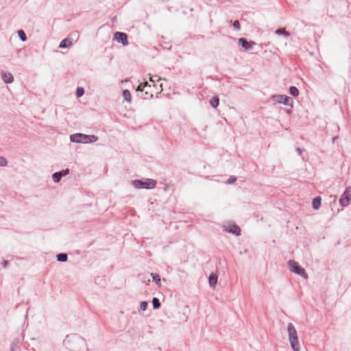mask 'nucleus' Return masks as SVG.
<instances>
[{
    "mask_svg": "<svg viewBox=\"0 0 351 351\" xmlns=\"http://www.w3.org/2000/svg\"><path fill=\"white\" fill-rule=\"evenodd\" d=\"M17 343H18L17 339L14 340L11 343L10 351H19L20 350V348L18 346Z\"/></svg>",
    "mask_w": 351,
    "mask_h": 351,
    "instance_id": "obj_24",
    "label": "nucleus"
},
{
    "mask_svg": "<svg viewBox=\"0 0 351 351\" xmlns=\"http://www.w3.org/2000/svg\"><path fill=\"white\" fill-rule=\"evenodd\" d=\"M161 80H162V78L159 77L158 75L150 76V77H149V81L154 84V86H156L155 85L156 82L160 81Z\"/></svg>",
    "mask_w": 351,
    "mask_h": 351,
    "instance_id": "obj_28",
    "label": "nucleus"
},
{
    "mask_svg": "<svg viewBox=\"0 0 351 351\" xmlns=\"http://www.w3.org/2000/svg\"><path fill=\"white\" fill-rule=\"evenodd\" d=\"M70 140L73 143H88L96 142L98 140V137L95 135L76 133L70 136Z\"/></svg>",
    "mask_w": 351,
    "mask_h": 351,
    "instance_id": "obj_2",
    "label": "nucleus"
},
{
    "mask_svg": "<svg viewBox=\"0 0 351 351\" xmlns=\"http://www.w3.org/2000/svg\"><path fill=\"white\" fill-rule=\"evenodd\" d=\"M18 36L21 41L25 42L27 40V38L25 33V32L22 29L18 31Z\"/></svg>",
    "mask_w": 351,
    "mask_h": 351,
    "instance_id": "obj_25",
    "label": "nucleus"
},
{
    "mask_svg": "<svg viewBox=\"0 0 351 351\" xmlns=\"http://www.w3.org/2000/svg\"><path fill=\"white\" fill-rule=\"evenodd\" d=\"M321 201H322V198L319 196H317V197H315V198H313V201H312L313 208H314L315 210L319 209L321 206Z\"/></svg>",
    "mask_w": 351,
    "mask_h": 351,
    "instance_id": "obj_13",
    "label": "nucleus"
},
{
    "mask_svg": "<svg viewBox=\"0 0 351 351\" xmlns=\"http://www.w3.org/2000/svg\"><path fill=\"white\" fill-rule=\"evenodd\" d=\"M210 106L216 108L219 104V99L217 96H214L210 100Z\"/></svg>",
    "mask_w": 351,
    "mask_h": 351,
    "instance_id": "obj_16",
    "label": "nucleus"
},
{
    "mask_svg": "<svg viewBox=\"0 0 351 351\" xmlns=\"http://www.w3.org/2000/svg\"><path fill=\"white\" fill-rule=\"evenodd\" d=\"M151 276L153 278V280L156 282V285L160 286V278L159 274L156 273H152Z\"/></svg>",
    "mask_w": 351,
    "mask_h": 351,
    "instance_id": "obj_22",
    "label": "nucleus"
},
{
    "mask_svg": "<svg viewBox=\"0 0 351 351\" xmlns=\"http://www.w3.org/2000/svg\"><path fill=\"white\" fill-rule=\"evenodd\" d=\"M8 165V161L4 157L0 156V166L5 167Z\"/></svg>",
    "mask_w": 351,
    "mask_h": 351,
    "instance_id": "obj_30",
    "label": "nucleus"
},
{
    "mask_svg": "<svg viewBox=\"0 0 351 351\" xmlns=\"http://www.w3.org/2000/svg\"><path fill=\"white\" fill-rule=\"evenodd\" d=\"M1 78L5 84H11L14 81L13 75L9 72H2Z\"/></svg>",
    "mask_w": 351,
    "mask_h": 351,
    "instance_id": "obj_11",
    "label": "nucleus"
},
{
    "mask_svg": "<svg viewBox=\"0 0 351 351\" xmlns=\"http://www.w3.org/2000/svg\"><path fill=\"white\" fill-rule=\"evenodd\" d=\"M152 305H153V308L154 309H158L160 307V302L158 298H154L152 299Z\"/></svg>",
    "mask_w": 351,
    "mask_h": 351,
    "instance_id": "obj_23",
    "label": "nucleus"
},
{
    "mask_svg": "<svg viewBox=\"0 0 351 351\" xmlns=\"http://www.w3.org/2000/svg\"><path fill=\"white\" fill-rule=\"evenodd\" d=\"M145 88H151V86L148 84L147 82H145L143 83H141L138 85V86L136 88V90L137 92H141L143 93Z\"/></svg>",
    "mask_w": 351,
    "mask_h": 351,
    "instance_id": "obj_14",
    "label": "nucleus"
},
{
    "mask_svg": "<svg viewBox=\"0 0 351 351\" xmlns=\"http://www.w3.org/2000/svg\"><path fill=\"white\" fill-rule=\"evenodd\" d=\"M153 97L152 93H149V91H145L144 93L142 94V97L144 99H149Z\"/></svg>",
    "mask_w": 351,
    "mask_h": 351,
    "instance_id": "obj_29",
    "label": "nucleus"
},
{
    "mask_svg": "<svg viewBox=\"0 0 351 351\" xmlns=\"http://www.w3.org/2000/svg\"><path fill=\"white\" fill-rule=\"evenodd\" d=\"M295 151L297 152V153L299 154V155H301L302 152H303V149L300 148V147H297L295 149Z\"/></svg>",
    "mask_w": 351,
    "mask_h": 351,
    "instance_id": "obj_34",
    "label": "nucleus"
},
{
    "mask_svg": "<svg viewBox=\"0 0 351 351\" xmlns=\"http://www.w3.org/2000/svg\"><path fill=\"white\" fill-rule=\"evenodd\" d=\"M62 173L57 171L53 173L52 175V179L55 183H58L60 181L62 177Z\"/></svg>",
    "mask_w": 351,
    "mask_h": 351,
    "instance_id": "obj_18",
    "label": "nucleus"
},
{
    "mask_svg": "<svg viewBox=\"0 0 351 351\" xmlns=\"http://www.w3.org/2000/svg\"><path fill=\"white\" fill-rule=\"evenodd\" d=\"M289 341L293 351H300V348L298 342V337L296 329L292 323L287 325Z\"/></svg>",
    "mask_w": 351,
    "mask_h": 351,
    "instance_id": "obj_1",
    "label": "nucleus"
},
{
    "mask_svg": "<svg viewBox=\"0 0 351 351\" xmlns=\"http://www.w3.org/2000/svg\"><path fill=\"white\" fill-rule=\"evenodd\" d=\"M275 98H276V101L278 103H282L285 105L292 106L293 99L287 95H276Z\"/></svg>",
    "mask_w": 351,
    "mask_h": 351,
    "instance_id": "obj_9",
    "label": "nucleus"
},
{
    "mask_svg": "<svg viewBox=\"0 0 351 351\" xmlns=\"http://www.w3.org/2000/svg\"><path fill=\"white\" fill-rule=\"evenodd\" d=\"M147 305H148V303L146 301H143L140 303V306H139V309L138 311H144L147 309Z\"/></svg>",
    "mask_w": 351,
    "mask_h": 351,
    "instance_id": "obj_26",
    "label": "nucleus"
},
{
    "mask_svg": "<svg viewBox=\"0 0 351 351\" xmlns=\"http://www.w3.org/2000/svg\"><path fill=\"white\" fill-rule=\"evenodd\" d=\"M289 93L293 97H296L299 95V90L297 87L291 86L289 89Z\"/></svg>",
    "mask_w": 351,
    "mask_h": 351,
    "instance_id": "obj_20",
    "label": "nucleus"
},
{
    "mask_svg": "<svg viewBox=\"0 0 351 351\" xmlns=\"http://www.w3.org/2000/svg\"><path fill=\"white\" fill-rule=\"evenodd\" d=\"M113 39L121 43L123 46L128 45V35L126 33L117 32L114 34Z\"/></svg>",
    "mask_w": 351,
    "mask_h": 351,
    "instance_id": "obj_7",
    "label": "nucleus"
},
{
    "mask_svg": "<svg viewBox=\"0 0 351 351\" xmlns=\"http://www.w3.org/2000/svg\"><path fill=\"white\" fill-rule=\"evenodd\" d=\"M123 97L124 99L128 102H131V94L130 92L125 89L123 91Z\"/></svg>",
    "mask_w": 351,
    "mask_h": 351,
    "instance_id": "obj_21",
    "label": "nucleus"
},
{
    "mask_svg": "<svg viewBox=\"0 0 351 351\" xmlns=\"http://www.w3.org/2000/svg\"><path fill=\"white\" fill-rule=\"evenodd\" d=\"M239 44L245 49V51L250 50L254 45H256L254 42L248 41L245 38H240L239 39Z\"/></svg>",
    "mask_w": 351,
    "mask_h": 351,
    "instance_id": "obj_10",
    "label": "nucleus"
},
{
    "mask_svg": "<svg viewBox=\"0 0 351 351\" xmlns=\"http://www.w3.org/2000/svg\"><path fill=\"white\" fill-rule=\"evenodd\" d=\"M69 171H70L69 169V168H66V169H64V170H62V171H60L59 172H61V173H62V174H61V175H62V177H63V176H66L67 174H69Z\"/></svg>",
    "mask_w": 351,
    "mask_h": 351,
    "instance_id": "obj_33",
    "label": "nucleus"
},
{
    "mask_svg": "<svg viewBox=\"0 0 351 351\" xmlns=\"http://www.w3.org/2000/svg\"><path fill=\"white\" fill-rule=\"evenodd\" d=\"M8 261H3L2 262V266H3V267H7V266H8Z\"/></svg>",
    "mask_w": 351,
    "mask_h": 351,
    "instance_id": "obj_35",
    "label": "nucleus"
},
{
    "mask_svg": "<svg viewBox=\"0 0 351 351\" xmlns=\"http://www.w3.org/2000/svg\"><path fill=\"white\" fill-rule=\"evenodd\" d=\"M233 27L237 29V30H240L241 29V25H240V23L239 21L236 20L233 22Z\"/></svg>",
    "mask_w": 351,
    "mask_h": 351,
    "instance_id": "obj_31",
    "label": "nucleus"
},
{
    "mask_svg": "<svg viewBox=\"0 0 351 351\" xmlns=\"http://www.w3.org/2000/svg\"><path fill=\"white\" fill-rule=\"evenodd\" d=\"M72 44V42L71 41V40L69 38H64V40H62L60 45H59V48H61V49H64V48H66L69 46H71Z\"/></svg>",
    "mask_w": 351,
    "mask_h": 351,
    "instance_id": "obj_15",
    "label": "nucleus"
},
{
    "mask_svg": "<svg viewBox=\"0 0 351 351\" xmlns=\"http://www.w3.org/2000/svg\"><path fill=\"white\" fill-rule=\"evenodd\" d=\"M84 93V90L82 87H77L76 90V97H82Z\"/></svg>",
    "mask_w": 351,
    "mask_h": 351,
    "instance_id": "obj_27",
    "label": "nucleus"
},
{
    "mask_svg": "<svg viewBox=\"0 0 351 351\" xmlns=\"http://www.w3.org/2000/svg\"><path fill=\"white\" fill-rule=\"evenodd\" d=\"M132 185L136 189H152L156 186L157 182L152 179L134 180L132 181Z\"/></svg>",
    "mask_w": 351,
    "mask_h": 351,
    "instance_id": "obj_3",
    "label": "nucleus"
},
{
    "mask_svg": "<svg viewBox=\"0 0 351 351\" xmlns=\"http://www.w3.org/2000/svg\"><path fill=\"white\" fill-rule=\"evenodd\" d=\"M276 34L278 35L285 36L286 37L289 36L290 34L286 31L285 28H279L276 30Z\"/></svg>",
    "mask_w": 351,
    "mask_h": 351,
    "instance_id": "obj_19",
    "label": "nucleus"
},
{
    "mask_svg": "<svg viewBox=\"0 0 351 351\" xmlns=\"http://www.w3.org/2000/svg\"><path fill=\"white\" fill-rule=\"evenodd\" d=\"M160 91H162L163 90L162 84L160 85Z\"/></svg>",
    "mask_w": 351,
    "mask_h": 351,
    "instance_id": "obj_36",
    "label": "nucleus"
},
{
    "mask_svg": "<svg viewBox=\"0 0 351 351\" xmlns=\"http://www.w3.org/2000/svg\"><path fill=\"white\" fill-rule=\"evenodd\" d=\"M57 261L59 262H66L68 259V256L66 253H60L56 256Z\"/></svg>",
    "mask_w": 351,
    "mask_h": 351,
    "instance_id": "obj_17",
    "label": "nucleus"
},
{
    "mask_svg": "<svg viewBox=\"0 0 351 351\" xmlns=\"http://www.w3.org/2000/svg\"><path fill=\"white\" fill-rule=\"evenodd\" d=\"M288 266L289 267V269L298 274V275H300V276H302V278H308V275L306 274V272L305 271V269L302 267L297 262H295V261H293V260H290L288 261Z\"/></svg>",
    "mask_w": 351,
    "mask_h": 351,
    "instance_id": "obj_4",
    "label": "nucleus"
},
{
    "mask_svg": "<svg viewBox=\"0 0 351 351\" xmlns=\"http://www.w3.org/2000/svg\"><path fill=\"white\" fill-rule=\"evenodd\" d=\"M351 201V187H347L339 199V204L341 206H348Z\"/></svg>",
    "mask_w": 351,
    "mask_h": 351,
    "instance_id": "obj_6",
    "label": "nucleus"
},
{
    "mask_svg": "<svg viewBox=\"0 0 351 351\" xmlns=\"http://www.w3.org/2000/svg\"><path fill=\"white\" fill-rule=\"evenodd\" d=\"M68 341H71L73 343L77 344L80 346V348H75V346L71 347L70 349L73 351H80L81 350V347L83 348L86 346L85 339L78 335H73L71 337Z\"/></svg>",
    "mask_w": 351,
    "mask_h": 351,
    "instance_id": "obj_5",
    "label": "nucleus"
},
{
    "mask_svg": "<svg viewBox=\"0 0 351 351\" xmlns=\"http://www.w3.org/2000/svg\"><path fill=\"white\" fill-rule=\"evenodd\" d=\"M217 274L212 273L208 277V283L212 288H215L217 283Z\"/></svg>",
    "mask_w": 351,
    "mask_h": 351,
    "instance_id": "obj_12",
    "label": "nucleus"
},
{
    "mask_svg": "<svg viewBox=\"0 0 351 351\" xmlns=\"http://www.w3.org/2000/svg\"><path fill=\"white\" fill-rule=\"evenodd\" d=\"M224 230L236 236H240L241 234L240 227L234 223L228 224V226H224Z\"/></svg>",
    "mask_w": 351,
    "mask_h": 351,
    "instance_id": "obj_8",
    "label": "nucleus"
},
{
    "mask_svg": "<svg viewBox=\"0 0 351 351\" xmlns=\"http://www.w3.org/2000/svg\"><path fill=\"white\" fill-rule=\"evenodd\" d=\"M237 180V178L235 176H231L227 180L228 184H233Z\"/></svg>",
    "mask_w": 351,
    "mask_h": 351,
    "instance_id": "obj_32",
    "label": "nucleus"
}]
</instances>
